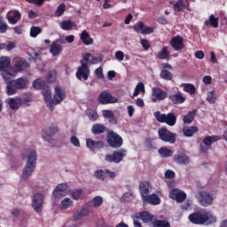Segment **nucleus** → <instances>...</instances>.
<instances>
[{"mask_svg": "<svg viewBox=\"0 0 227 227\" xmlns=\"http://www.w3.org/2000/svg\"><path fill=\"white\" fill-rule=\"evenodd\" d=\"M70 141L77 148L81 147V142L79 141V138L77 137L72 136Z\"/></svg>", "mask_w": 227, "mask_h": 227, "instance_id": "obj_56", "label": "nucleus"}, {"mask_svg": "<svg viewBox=\"0 0 227 227\" xmlns=\"http://www.w3.org/2000/svg\"><path fill=\"white\" fill-rule=\"evenodd\" d=\"M158 153L163 159H168V157H171L173 155V151L167 147L160 148Z\"/></svg>", "mask_w": 227, "mask_h": 227, "instance_id": "obj_42", "label": "nucleus"}, {"mask_svg": "<svg viewBox=\"0 0 227 227\" xmlns=\"http://www.w3.org/2000/svg\"><path fill=\"white\" fill-rule=\"evenodd\" d=\"M133 224L134 227H143V224H141V223L139 222V218L135 216V218L133 219Z\"/></svg>", "mask_w": 227, "mask_h": 227, "instance_id": "obj_64", "label": "nucleus"}, {"mask_svg": "<svg viewBox=\"0 0 227 227\" xmlns=\"http://www.w3.org/2000/svg\"><path fill=\"white\" fill-rule=\"evenodd\" d=\"M160 77L164 79V81H173V73L167 69H162L160 74Z\"/></svg>", "mask_w": 227, "mask_h": 227, "instance_id": "obj_44", "label": "nucleus"}, {"mask_svg": "<svg viewBox=\"0 0 227 227\" xmlns=\"http://www.w3.org/2000/svg\"><path fill=\"white\" fill-rule=\"evenodd\" d=\"M125 157H127V150L121 149L119 151L114 152L112 154H106L105 160L110 164L113 162L114 164H120V162H121Z\"/></svg>", "mask_w": 227, "mask_h": 227, "instance_id": "obj_7", "label": "nucleus"}, {"mask_svg": "<svg viewBox=\"0 0 227 227\" xmlns=\"http://www.w3.org/2000/svg\"><path fill=\"white\" fill-rule=\"evenodd\" d=\"M142 200L144 203H149V205H160V198L155 193L145 196Z\"/></svg>", "mask_w": 227, "mask_h": 227, "instance_id": "obj_24", "label": "nucleus"}, {"mask_svg": "<svg viewBox=\"0 0 227 227\" xmlns=\"http://www.w3.org/2000/svg\"><path fill=\"white\" fill-rule=\"evenodd\" d=\"M62 51H63V46L54 42L51 43L50 47V52L53 56H59Z\"/></svg>", "mask_w": 227, "mask_h": 227, "instance_id": "obj_33", "label": "nucleus"}, {"mask_svg": "<svg viewBox=\"0 0 227 227\" xmlns=\"http://www.w3.org/2000/svg\"><path fill=\"white\" fill-rule=\"evenodd\" d=\"M87 115L89 116L90 121H97V120H98V114L93 110L87 111Z\"/></svg>", "mask_w": 227, "mask_h": 227, "instance_id": "obj_54", "label": "nucleus"}, {"mask_svg": "<svg viewBox=\"0 0 227 227\" xmlns=\"http://www.w3.org/2000/svg\"><path fill=\"white\" fill-rule=\"evenodd\" d=\"M182 87L184 91L189 93V95H194L196 93V87L192 83H183Z\"/></svg>", "mask_w": 227, "mask_h": 227, "instance_id": "obj_40", "label": "nucleus"}, {"mask_svg": "<svg viewBox=\"0 0 227 227\" xmlns=\"http://www.w3.org/2000/svg\"><path fill=\"white\" fill-rule=\"evenodd\" d=\"M169 99L171 100L172 104H175V105L184 104V102H185V97L180 91H178L176 94L170 95Z\"/></svg>", "mask_w": 227, "mask_h": 227, "instance_id": "obj_28", "label": "nucleus"}, {"mask_svg": "<svg viewBox=\"0 0 227 227\" xmlns=\"http://www.w3.org/2000/svg\"><path fill=\"white\" fill-rule=\"evenodd\" d=\"M95 74L98 79H104V70L102 69V67H98L95 70Z\"/></svg>", "mask_w": 227, "mask_h": 227, "instance_id": "obj_58", "label": "nucleus"}, {"mask_svg": "<svg viewBox=\"0 0 227 227\" xmlns=\"http://www.w3.org/2000/svg\"><path fill=\"white\" fill-rule=\"evenodd\" d=\"M4 82L6 84L5 93L8 97L17 95L19 90H26V88H27V79L24 77L15 80H8V78L5 77Z\"/></svg>", "mask_w": 227, "mask_h": 227, "instance_id": "obj_3", "label": "nucleus"}, {"mask_svg": "<svg viewBox=\"0 0 227 227\" xmlns=\"http://www.w3.org/2000/svg\"><path fill=\"white\" fill-rule=\"evenodd\" d=\"M174 161L176 164H181L182 166H187L191 162V158L184 152H178L174 155Z\"/></svg>", "mask_w": 227, "mask_h": 227, "instance_id": "obj_22", "label": "nucleus"}, {"mask_svg": "<svg viewBox=\"0 0 227 227\" xmlns=\"http://www.w3.org/2000/svg\"><path fill=\"white\" fill-rule=\"evenodd\" d=\"M170 45L172 49H174V51H183V49H185V44H184V37H182L181 35H176L173 37L170 40Z\"/></svg>", "mask_w": 227, "mask_h": 227, "instance_id": "obj_19", "label": "nucleus"}, {"mask_svg": "<svg viewBox=\"0 0 227 227\" xmlns=\"http://www.w3.org/2000/svg\"><path fill=\"white\" fill-rule=\"evenodd\" d=\"M133 29L136 33H140V35H152L154 29L152 27L145 26L143 21H138L133 26Z\"/></svg>", "mask_w": 227, "mask_h": 227, "instance_id": "obj_16", "label": "nucleus"}, {"mask_svg": "<svg viewBox=\"0 0 227 227\" xmlns=\"http://www.w3.org/2000/svg\"><path fill=\"white\" fill-rule=\"evenodd\" d=\"M27 3H29L30 4H36V6H42L43 4V2L45 0H25Z\"/></svg>", "mask_w": 227, "mask_h": 227, "instance_id": "obj_60", "label": "nucleus"}, {"mask_svg": "<svg viewBox=\"0 0 227 227\" xmlns=\"http://www.w3.org/2000/svg\"><path fill=\"white\" fill-rule=\"evenodd\" d=\"M12 65L16 72H26V70L29 68V63L20 57H15L12 59Z\"/></svg>", "mask_w": 227, "mask_h": 227, "instance_id": "obj_10", "label": "nucleus"}, {"mask_svg": "<svg viewBox=\"0 0 227 227\" xmlns=\"http://www.w3.org/2000/svg\"><path fill=\"white\" fill-rule=\"evenodd\" d=\"M136 217L142 219L143 223H152V221H153V215L150 214L148 211H142L137 214Z\"/></svg>", "mask_w": 227, "mask_h": 227, "instance_id": "obj_30", "label": "nucleus"}, {"mask_svg": "<svg viewBox=\"0 0 227 227\" xmlns=\"http://www.w3.org/2000/svg\"><path fill=\"white\" fill-rule=\"evenodd\" d=\"M98 100L99 104H102L103 106H106L107 104H117L118 102V98H116L107 91L101 92Z\"/></svg>", "mask_w": 227, "mask_h": 227, "instance_id": "obj_13", "label": "nucleus"}, {"mask_svg": "<svg viewBox=\"0 0 227 227\" xmlns=\"http://www.w3.org/2000/svg\"><path fill=\"white\" fill-rule=\"evenodd\" d=\"M10 13H12V17L18 20L22 18V14L18 10L11 11Z\"/></svg>", "mask_w": 227, "mask_h": 227, "instance_id": "obj_62", "label": "nucleus"}, {"mask_svg": "<svg viewBox=\"0 0 227 227\" xmlns=\"http://www.w3.org/2000/svg\"><path fill=\"white\" fill-rule=\"evenodd\" d=\"M153 91V102H157V100H165V98H168V92L166 90H163L162 89L159 87H154L152 90Z\"/></svg>", "mask_w": 227, "mask_h": 227, "instance_id": "obj_21", "label": "nucleus"}, {"mask_svg": "<svg viewBox=\"0 0 227 227\" xmlns=\"http://www.w3.org/2000/svg\"><path fill=\"white\" fill-rule=\"evenodd\" d=\"M173 10L174 12H184V10H187V12H191V3L189 0H177L173 4Z\"/></svg>", "mask_w": 227, "mask_h": 227, "instance_id": "obj_18", "label": "nucleus"}, {"mask_svg": "<svg viewBox=\"0 0 227 227\" xmlns=\"http://www.w3.org/2000/svg\"><path fill=\"white\" fill-rule=\"evenodd\" d=\"M198 113L197 110L189 111L186 115L184 116L183 121L186 125H190L192 121H194V117L196 116V114Z\"/></svg>", "mask_w": 227, "mask_h": 227, "instance_id": "obj_34", "label": "nucleus"}, {"mask_svg": "<svg viewBox=\"0 0 227 227\" xmlns=\"http://www.w3.org/2000/svg\"><path fill=\"white\" fill-rule=\"evenodd\" d=\"M150 183L147 181H141L139 184V192L141 194V198H145V196H148L150 193Z\"/></svg>", "mask_w": 227, "mask_h": 227, "instance_id": "obj_26", "label": "nucleus"}, {"mask_svg": "<svg viewBox=\"0 0 227 227\" xmlns=\"http://www.w3.org/2000/svg\"><path fill=\"white\" fill-rule=\"evenodd\" d=\"M104 203V198L101 196H96L94 197L90 202V207H93L94 208H97L98 207H102V204Z\"/></svg>", "mask_w": 227, "mask_h": 227, "instance_id": "obj_36", "label": "nucleus"}, {"mask_svg": "<svg viewBox=\"0 0 227 227\" xmlns=\"http://www.w3.org/2000/svg\"><path fill=\"white\" fill-rule=\"evenodd\" d=\"M207 100L209 104H215L217 102V97H215V91H208L207 94Z\"/></svg>", "mask_w": 227, "mask_h": 227, "instance_id": "obj_49", "label": "nucleus"}, {"mask_svg": "<svg viewBox=\"0 0 227 227\" xmlns=\"http://www.w3.org/2000/svg\"><path fill=\"white\" fill-rule=\"evenodd\" d=\"M222 137L219 136H207L206 137H204L203 139V143L204 145H206V146H210L212 145L213 143H215L217 141H221Z\"/></svg>", "mask_w": 227, "mask_h": 227, "instance_id": "obj_38", "label": "nucleus"}, {"mask_svg": "<svg viewBox=\"0 0 227 227\" xmlns=\"http://www.w3.org/2000/svg\"><path fill=\"white\" fill-rule=\"evenodd\" d=\"M106 143L110 148H121L123 146V138L118 133L109 130L106 135Z\"/></svg>", "mask_w": 227, "mask_h": 227, "instance_id": "obj_5", "label": "nucleus"}, {"mask_svg": "<svg viewBox=\"0 0 227 227\" xmlns=\"http://www.w3.org/2000/svg\"><path fill=\"white\" fill-rule=\"evenodd\" d=\"M10 66H12V59L9 57L0 58V72L4 73Z\"/></svg>", "mask_w": 227, "mask_h": 227, "instance_id": "obj_32", "label": "nucleus"}, {"mask_svg": "<svg viewBox=\"0 0 227 227\" xmlns=\"http://www.w3.org/2000/svg\"><path fill=\"white\" fill-rule=\"evenodd\" d=\"M91 53H83L82 59L80 60V65H85L86 67H90V57Z\"/></svg>", "mask_w": 227, "mask_h": 227, "instance_id": "obj_52", "label": "nucleus"}, {"mask_svg": "<svg viewBox=\"0 0 227 227\" xmlns=\"http://www.w3.org/2000/svg\"><path fill=\"white\" fill-rule=\"evenodd\" d=\"M90 74L91 71L90 70V66H86V64H81V66L77 68L75 76L78 81H88V79H90Z\"/></svg>", "mask_w": 227, "mask_h": 227, "instance_id": "obj_9", "label": "nucleus"}, {"mask_svg": "<svg viewBox=\"0 0 227 227\" xmlns=\"http://www.w3.org/2000/svg\"><path fill=\"white\" fill-rule=\"evenodd\" d=\"M59 130L58 126H51L48 129L43 130V137L45 141H49V139H51L52 136H55Z\"/></svg>", "mask_w": 227, "mask_h": 227, "instance_id": "obj_25", "label": "nucleus"}, {"mask_svg": "<svg viewBox=\"0 0 227 227\" xmlns=\"http://www.w3.org/2000/svg\"><path fill=\"white\" fill-rule=\"evenodd\" d=\"M86 146L90 150V152H95V150H100L104 148V142L95 141L91 138L86 139Z\"/></svg>", "mask_w": 227, "mask_h": 227, "instance_id": "obj_23", "label": "nucleus"}, {"mask_svg": "<svg viewBox=\"0 0 227 227\" xmlns=\"http://www.w3.org/2000/svg\"><path fill=\"white\" fill-rule=\"evenodd\" d=\"M154 118L159 123H166L169 127L176 125V115L173 113L162 114L160 111L154 112Z\"/></svg>", "mask_w": 227, "mask_h": 227, "instance_id": "obj_4", "label": "nucleus"}, {"mask_svg": "<svg viewBox=\"0 0 227 227\" xmlns=\"http://www.w3.org/2000/svg\"><path fill=\"white\" fill-rule=\"evenodd\" d=\"M67 189H68V185L67 184L62 183L58 184L52 192V200H59V198L67 196Z\"/></svg>", "mask_w": 227, "mask_h": 227, "instance_id": "obj_15", "label": "nucleus"}, {"mask_svg": "<svg viewBox=\"0 0 227 227\" xmlns=\"http://www.w3.org/2000/svg\"><path fill=\"white\" fill-rule=\"evenodd\" d=\"M72 205H74V200H71L70 198H65L60 205H59V208L60 210H67L68 208H70V207H72Z\"/></svg>", "mask_w": 227, "mask_h": 227, "instance_id": "obj_41", "label": "nucleus"}, {"mask_svg": "<svg viewBox=\"0 0 227 227\" xmlns=\"http://www.w3.org/2000/svg\"><path fill=\"white\" fill-rule=\"evenodd\" d=\"M140 43L144 49V51H148L150 49V43L146 39H141Z\"/></svg>", "mask_w": 227, "mask_h": 227, "instance_id": "obj_57", "label": "nucleus"}, {"mask_svg": "<svg viewBox=\"0 0 227 227\" xmlns=\"http://www.w3.org/2000/svg\"><path fill=\"white\" fill-rule=\"evenodd\" d=\"M42 33V28L40 27L33 26L30 28V36L31 38H36Z\"/></svg>", "mask_w": 227, "mask_h": 227, "instance_id": "obj_50", "label": "nucleus"}, {"mask_svg": "<svg viewBox=\"0 0 227 227\" xmlns=\"http://www.w3.org/2000/svg\"><path fill=\"white\" fill-rule=\"evenodd\" d=\"M17 72L18 71L15 70V67L9 66L8 68L2 73V77L4 81H6V78L8 81H12V77H15V74H17Z\"/></svg>", "mask_w": 227, "mask_h": 227, "instance_id": "obj_27", "label": "nucleus"}, {"mask_svg": "<svg viewBox=\"0 0 227 227\" xmlns=\"http://www.w3.org/2000/svg\"><path fill=\"white\" fill-rule=\"evenodd\" d=\"M153 227H171V224L168 220H154L153 222Z\"/></svg>", "mask_w": 227, "mask_h": 227, "instance_id": "obj_47", "label": "nucleus"}, {"mask_svg": "<svg viewBox=\"0 0 227 227\" xmlns=\"http://www.w3.org/2000/svg\"><path fill=\"white\" fill-rule=\"evenodd\" d=\"M46 86L47 84L45 83V81L40 78H37L33 82V88H35V90H43Z\"/></svg>", "mask_w": 227, "mask_h": 227, "instance_id": "obj_43", "label": "nucleus"}, {"mask_svg": "<svg viewBox=\"0 0 227 227\" xmlns=\"http://www.w3.org/2000/svg\"><path fill=\"white\" fill-rule=\"evenodd\" d=\"M32 207L37 214H40L43 210V194L35 193L32 199Z\"/></svg>", "mask_w": 227, "mask_h": 227, "instance_id": "obj_12", "label": "nucleus"}, {"mask_svg": "<svg viewBox=\"0 0 227 227\" xmlns=\"http://www.w3.org/2000/svg\"><path fill=\"white\" fill-rule=\"evenodd\" d=\"M57 78H58V71L56 70L49 71L46 75L47 82H55Z\"/></svg>", "mask_w": 227, "mask_h": 227, "instance_id": "obj_45", "label": "nucleus"}, {"mask_svg": "<svg viewBox=\"0 0 227 227\" xmlns=\"http://www.w3.org/2000/svg\"><path fill=\"white\" fill-rule=\"evenodd\" d=\"M22 157L23 159H27L22 172V179L27 180V178L33 175V171H35L36 168V159H38L36 150L26 149L22 153Z\"/></svg>", "mask_w": 227, "mask_h": 227, "instance_id": "obj_2", "label": "nucleus"}, {"mask_svg": "<svg viewBox=\"0 0 227 227\" xmlns=\"http://www.w3.org/2000/svg\"><path fill=\"white\" fill-rule=\"evenodd\" d=\"M158 59H168L169 58V51H168L167 46H164L160 51L157 54Z\"/></svg>", "mask_w": 227, "mask_h": 227, "instance_id": "obj_48", "label": "nucleus"}, {"mask_svg": "<svg viewBox=\"0 0 227 227\" xmlns=\"http://www.w3.org/2000/svg\"><path fill=\"white\" fill-rule=\"evenodd\" d=\"M102 114L103 117L106 118V120H109V118H113L114 112H113L112 110H103Z\"/></svg>", "mask_w": 227, "mask_h": 227, "instance_id": "obj_55", "label": "nucleus"}, {"mask_svg": "<svg viewBox=\"0 0 227 227\" xmlns=\"http://www.w3.org/2000/svg\"><path fill=\"white\" fill-rule=\"evenodd\" d=\"M159 138L164 143H169L175 145L176 143V133L171 132L165 127L160 128L158 130Z\"/></svg>", "mask_w": 227, "mask_h": 227, "instance_id": "obj_6", "label": "nucleus"}, {"mask_svg": "<svg viewBox=\"0 0 227 227\" xmlns=\"http://www.w3.org/2000/svg\"><path fill=\"white\" fill-rule=\"evenodd\" d=\"M8 31V24L6 22H0V33L4 34Z\"/></svg>", "mask_w": 227, "mask_h": 227, "instance_id": "obj_61", "label": "nucleus"}, {"mask_svg": "<svg viewBox=\"0 0 227 227\" xmlns=\"http://www.w3.org/2000/svg\"><path fill=\"white\" fill-rule=\"evenodd\" d=\"M55 94L53 96V106H58L67 98V92L59 86L55 87Z\"/></svg>", "mask_w": 227, "mask_h": 227, "instance_id": "obj_17", "label": "nucleus"}, {"mask_svg": "<svg viewBox=\"0 0 227 227\" xmlns=\"http://www.w3.org/2000/svg\"><path fill=\"white\" fill-rule=\"evenodd\" d=\"M81 40L83 42L84 45H91V43H93V38L90 37V33L86 30L82 32Z\"/></svg>", "mask_w": 227, "mask_h": 227, "instance_id": "obj_37", "label": "nucleus"}, {"mask_svg": "<svg viewBox=\"0 0 227 227\" xmlns=\"http://www.w3.org/2000/svg\"><path fill=\"white\" fill-rule=\"evenodd\" d=\"M82 194H84V190L82 188L74 189L71 192L73 200H81V198H82Z\"/></svg>", "mask_w": 227, "mask_h": 227, "instance_id": "obj_46", "label": "nucleus"}, {"mask_svg": "<svg viewBox=\"0 0 227 227\" xmlns=\"http://www.w3.org/2000/svg\"><path fill=\"white\" fill-rule=\"evenodd\" d=\"M107 131V128L104 124L96 123L92 125L91 132L94 136H100V134H104V132Z\"/></svg>", "mask_w": 227, "mask_h": 227, "instance_id": "obj_29", "label": "nucleus"}, {"mask_svg": "<svg viewBox=\"0 0 227 227\" xmlns=\"http://www.w3.org/2000/svg\"><path fill=\"white\" fill-rule=\"evenodd\" d=\"M206 26H212V27H219V18H215L214 14H211L209 17V20H206L204 22Z\"/></svg>", "mask_w": 227, "mask_h": 227, "instance_id": "obj_39", "label": "nucleus"}, {"mask_svg": "<svg viewBox=\"0 0 227 227\" xmlns=\"http://www.w3.org/2000/svg\"><path fill=\"white\" fill-rule=\"evenodd\" d=\"M198 130V127L196 126H184L183 128V134L185 137H192Z\"/></svg>", "mask_w": 227, "mask_h": 227, "instance_id": "obj_31", "label": "nucleus"}, {"mask_svg": "<svg viewBox=\"0 0 227 227\" xmlns=\"http://www.w3.org/2000/svg\"><path fill=\"white\" fill-rule=\"evenodd\" d=\"M94 176H96V178H98V180H106V171L102 170V169H98L95 171L94 173Z\"/></svg>", "mask_w": 227, "mask_h": 227, "instance_id": "obj_53", "label": "nucleus"}, {"mask_svg": "<svg viewBox=\"0 0 227 227\" xmlns=\"http://www.w3.org/2000/svg\"><path fill=\"white\" fill-rule=\"evenodd\" d=\"M65 10H67V5L65 4H60L55 12V17H61L63 13H65Z\"/></svg>", "mask_w": 227, "mask_h": 227, "instance_id": "obj_51", "label": "nucleus"}, {"mask_svg": "<svg viewBox=\"0 0 227 227\" xmlns=\"http://www.w3.org/2000/svg\"><path fill=\"white\" fill-rule=\"evenodd\" d=\"M197 199L201 207H210L214 203V194L209 192H199Z\"/></svg>", "mask_w": 227, "mask_h": 227, "instance_id": "obj_8", "label": "nucleus"}, {"mask_svg": "<svg viewBox=\"0 0 227 227\" xmlns=\"http://www.w3.org/2000/svg\"><path fill=\"white\" fill-rule=\"evenodd\" d=\"M115 58L118 59V61H123L125 59V53H123L121 51H118L115 52Z\"/></svg>", "mask_w": 227, "mask_h": 227, "instance_id": "obj_59", "label": "nucleus"}, {"mask_svg": "<svg viewBox=\"0 0 227 227\" xmlns=\"http://www.w3.org/2000/svg\"><path fill=\"white\" fill-rule=\"evenodd\" d=\"M165 178L167 179H171V178H175V172L173 170H167L165 172Z\"/></svg>", "mask_w": 227, "mask_h": 227, "instance_id": "obj_63", "label": "nucleus"}, {"mask_svg": "<svg viewBox=\"0 0 227 227\" xmlns=\"http://www.w3.org/2000/svg\"><path fill=\"white\" fill-rule=\"evenodd\" d=\"M60 27L64 31H70L74 29V27H77V25L72 22V20H63L60 22Z\"/></svg>", "mask_w": 227, "mask_h": 227, "instance_id": "obj_35", "label": "nucleus"}, {"mask_svg": "<svg viewBox=\"0 0 227 227\" xmlns=\"http://www.w3.org/2000/svg\"><path fill=\"white\" fill-rule=\"evenodd\" d=\"M27 102H29V100L22 99L20 97L10 98L7 99V104L9 105V107L12 109V111H18L20 106H24V104H27Z\"/></svg>", "mask_w": 227, "mask_h": 227, "instance_id": "obj_14", "label": "nucleus"}, {"mask_svg": "<svg viewBox=\"0 0 227 227\" xmlns=\"http://www.w3.org/2000/svg\"><path fill=\"white\" fill-rule=\"evenodd\" d=\"M42 95L43 97V100L50 111H54V102L52 99V95L51 93V88L49 85H46L45 88L42 90Z\"/></svg>", "mask_w": 227, "mask_h": 227, "instance_id": "obj_11", "label": "nucleus"}, {"mask_svg": "<svg viewBox=\"0 0 227 227\" xmlns=\"http://www.w3.org/2000/svg\"><path fill=\"white\" fill-rule=\"evenodd\" d=\"M169 198H171V200H176L177 203H182L185 201L187 195L185 192H180V190L174 188L169 192Z\"/></svg>", "mask_w": 227, "mask_h": 227, "instance_id": "obj_20", "label": "nucleus"}, {"mask_svg": "<svg viewBox=\"0 0 227 227\" xmlns=\"http://www.w3.org/2000/svg\"><path fill=\"white\" fill-rule=\"evenodd\" d=\"M188 219L192 224H197L198 226H201L203 224L209 226V224L217 223V217L214 215L212 211L208 210L195 211L188 215Z\"/></svg>", "mask_w": 227, "mask_h": 227, "instance_id": "obj_1", "label": "nucleus"}]
</instances>
